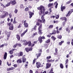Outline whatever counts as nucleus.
<instances>
[{"instance_id":"obj_6","label":"nucleus","mask_w":73,"mask_h":73,"mask_svg":"<svg viewBox=\"0 0 73 73\" xmlns=\"http://www.w3.org/2000/svg\"><path fill=\"white\" fill-rule=\"evenodd\" d=\"M38 22H37L36 24V25H37V26H39L40 25V23H42L43 22L42 20H41L40 19H39L37 20Z\"/></svg>"},{"instance_id":"obj_63","label":"nucleus","mask_w":73,"mask_h":73,"mask_svg":"<svg viewBox=\"0 0 73 73\" xmlns=\"http://www.w3.org/2000/svg\"><path fill=\"white\" fill-rule=\"evenodd\" d=\"M51 18H53V19H54V17H55V16L53 15L51 16L50 17Z\"/></svg>"},{"instance_id":"obj_59","label":"nucleus","mask_w":73,"mask_h":73,"mask_svg":"<svg viewBox=\"0 0 73 73\" xmlns=\"http://www.w3.org/2000/svg\"><path fill=\"white\" fill-rule=\"evenodd\" d=\"M13 66L15 68H16L17 66V64H14L13 65Z\"/></svg>"},{"instance_id":"obj_60","label":"nucleus","mask_w":73,"mask_h":73,"mask_svg":"<svg viewBox=\"0 0 73 73\" xmlns=\"http://www.w3.org/2000/svg\"><path fill=\"white\" fill-rule=\"evenodd\" d=\"M28 7L29 8H30V9H31V8H32V6H31V5H29Z\"/></svg>"},{"instance_id":"obj_27","label":"nucleus","mask_w":73,"mask_h":73,"mask_svg":"<svg viewBox=\"0 0 73 73\" xmlns=\"http://www.w3.org/2000/svg\"><path fill=\"white\" fill-rule=\"evenodd\" d=\"M53 5V3H49V4L48 5V7H52Z\"/></svg>"},{"instance_id":"obj_35","label":"nucleus","mask_w":73,"mask_h":73,"mask_svg":"<svg viewBox=\"0 0 73 73\" xmlns=\"http://www.w3.org/2000/svg\"><path fill=\"white\" fill-rule=\"evenodd\" d=\"M6 17V16H5V14L1 16V19H3V18H4V17Z\"/></svg>"},{"instance_id":"obj_1","label":"nucleus","mask_w":73,"mask_h":73,"mask_svg":"<svg viewBox=\"0 0 73 73\" xmlns=\"http://www.w3.org/2000/svg\"><path fill=\"white\" fill-rule=\"evenodd\" d=\"M37 9L38 10H39V13L40 15H42V13L43 11V12H44L45 11V7L42 5H41L39 7H38L37 8Z\"/></svg>"},{"instance_id":"obj_55","label":"nucleus","mask_w":73,"mask_h":73,"mask_svg":"<svg viewBox=\"0 0 73 73\" xmlns=\"http://www.w3.org/2000/svg\"><path fill=\"white\" fill-rule=\"evenodd\" d=\"M9 15L8 13L7 12H6L5 13V16H8Z\"/></svg>"},{"instance_id":"obj_52","label":"nucleus","mask_w":73,"mask_h":73,"mask_svg":"<svg viewBox=\"0 0 73 73\" xmlns=\"http://www.w3.org/2000/svg\"><path fill=\"white\" fill-rule=\"evenodd\" d=\"M18 11V10H17V9H15V10L14 11V12L15 13H17V12Z\"/></svg>"},{"instance_id":"obj_48","label":"nucleus","mask_w":73,"mask_h":73,"mask_svg":"<svg viewBox=\"0 0 73 73\" xmlns=\"http://www.w3.org/2000/svg\"><path fill=\"white\" fill-rule=\"evenodd\" d=\"M17 46H19V47H21V46H22V45L20 43H17Z\"/></svg>"},{"instance_id":"obj_57","label":"nucleus","mask_w":73,"mask_h":73,"mask_svg":"<svg viewBox=\"0 0 73 73\" xmlns=\"http://www.w3.org/2000/svg\"><path fill=\"white\" fill-rule=\"evenodd\" d=\"M37 35V32H36L35 33L33 34L34 36H36V35Z\"/></svg>"},{"instance_id":"obj_31","label":"nucleus","mask_w":73,"mask_h":73,"mask_svg":"<svg viewBox=\"0 0 73 73\" xmlns=\"http://www.w3.org/2000/svg\"><path fill=\"white\" fill-rule=\"evenodd\" d=\"M53 25H50L48 27L49 29H51V28H53Z\"/></svg>"},{"instance_id":"obj_28","label":"nucleus","mask_w":73,"mask_h":73,"mask_svg":"<svg viewBox=\"0 0 73 73\" xmlns=\"http://www.w3.org/2000/svg\"><path fill=\"white\" fill-rule=\"evenodd\" d=\"M52 33H50V35H54V34H55V30H53L52 31Z\"/></svg>"},{"instance_id":"obj_12","label":"nucleus","mask_w":73,"mask_h":73,"mask_svg":"<svg viewBox=\"0 0 73 73\" xmlns=\"http://www.w3.org/2000/svg\"><path fill=\"white\" fill-rule=\"evenodd\" d=\"M15 69V68H14L13 67H12L10 68H7V71H8L9 72L10 71V70H13V69Z\"/></svg>"},{"instance_id":"obj_49","label":"nucleus","mask_w":73,"mask_h":73,"mask_svg":"<svg viewBox=\"0 0 73 73\" xmlns=\"http://www.w3.org/2000/svg\"><path fill=\"white\" fill-rule=\"evenodd\" d=\"M37 25H35L34 27V28H33V29L34 30H36V28H37Z\"/></svg>"},{"instance_id":"obj_51","label":"nucleus","mask_w":73,"mask_h":73,"mask_svg":"<svg viewBox=\"0 0 73 73\" xmlns=\"http://www.w3.org/2000/svg\"><path fill=\"white\" fill-rule=\"evenodd\" d=\"M46 58L47 59V60H48V59H50V58H51V56H47Z\"/></svg>"},{"instance_id":"obj_11","label":"nucleus","mask_w":73,"mask_h":73,"mask_svg":"<svg viewBox=\"0 0 73 73\" xmlns=\"http://www.w3.org/2000/svg\"><path fill=\"white\" fill-rule=\"evenodd\" d=\"M41 19L43 21V23L44 24H45V19H44V17L42 15L41 16Z\"/></svg>"},{"instance_id":"obj_30","label":"nucleus","mask_w":73,"mask_h":73,"mask_svg":"<svg viewBox=\"0 0 73 73\" xmlns=\"http://www.w3.org/2000/svg\"><path fill=\"white\" fill-rule=\"evenodd\" d=\"M44 46L45 48H47L48 47V44L47 43H46L44 44Z\"/></svg>"},{"instance_id":"obj_19","label":"nucleus","mask_w":73,"mask_h":73,"mask_svg":"<svg viewBox=\"0 0 73 73\" xmlns=\"http://www.w3.org/2000/svg\"><path fill=\"white\" fill-rule=\"evenodd\" d=\"M23 45H25V46L28 45V42H27V40H25L24 41V43H23Z\"/></svg>"},{"instance_id":"obj_53","label":"nucleus","mask_w":73,"mask_h":73,"mask_svg":"<svg viewBox=\"0 0 73 73\" xmlns=\"http://www.w3.org/2000/svg\"><path fill=\"white\" fill-rule=\"evenodd\" d=\"M49 73H54V72H53V69H51Z\"/></svg>"},{"instance_id":"obj_26","label":"nucleus","mask_w":73,"mask_h":73,"mask_svg":"<svg viewBox=\"0 0 73 73\" xmlns=\"http://www.w3.org/2000/svg\"><path fill=\"white\" fill-rule=\"evenodd\" d=\"M61 11H62V12L63 11H64V10L65 9V7L64 6L62 7H61Z\"/></svg>"},{"instance_id":"obj_2","label":"nucleus","mask_w":73,"mask_h":73,"mask_svg":"<svg viewBox=\"0 0 73 73\" xmlns=\"http://www.w3.org/2000/svg\"><path fill=\"white\" fill-rule=\"evenodd\" d=\"M7 25L9 27V30L11 31H13L14 29V26H13V24H11V22L10 23H7Z\"/></svg>"},{"instance_id":"obj_43","label":"nucleus","mask_w":73,"mask_h":73,"mask_svg":"<svg viewBox=\"0 0 73 73\" xmlns=\"http://www.w3.org/2000/svg\"><path fill=\"white\" fill-rule=\"evenodd\" d=\"M37 60V59H35L33 60V64H35V62H36V60Z\"/></svg>"},{"instance_id":"obj_16","label":"nucleus","mask_w":73,"mask_h":73,"mask_svg":"<svg viewBox=\"0 0 73 73\" xmlns=\"http://www.w3.org/2000/svg\"><path fill=\"white\" fill-rule=\"evenodd\" d=\"M16 38H17L18 41H20V36L18 34H17L16 35Z\"/></svg>"},{"instance_id":"obj_64","label":"nucleus","mask_w":73,"mask_h":73,"mask_svg":"<svg viewBox=\"0 0 73 73\" xmlns=\"http://www.w3.org/2000/svg\"><path fill=\"white\" fill-rule=\"evenodd\" d=\"M30 73H33V71L32 70H30L29 71Z\"/></svg>"},{"instance_id":"obj_15","label":"nucleus","mask_w":73,"mask_h":73,"mask_svg":"<svg viewBox=\"0 0 73 73\" xmlns=\"http://www.w3.org/2000/svg\"><path fill=\"white\" fill-rule=\"evenodd\" d=\"M23 52L21 51L18 54V56L20 57V56H23Z\"/></svg>"},{"instance_id":"obj_14","label":"nucleus","mask_w":73,"mask_h":73,"mask_svg":"<svg viewBox=\"0 0 73 73\" xmlns=\"http://www.w3.org/2000/svg\"><path fill=\"white\" fill-rule=\"evenodd\" d=\"M11 33H12V32L11 31H10L8 33V34L7 35V36L8 37L7 38V40H8V39H9V38H8V37H10V35H11Z\"/></svg>"},{"instance_id":"obj_33","label":"nucleus","mask_w":73,"mask_h":73,"mask_svg":"<svg viewBox=\"0 0 73 73\" xmlns=\"http://www.w3.org/2000/svg\"><path fill=\"white\" fill-rule=\"evenodd\" d=\"M60 67L61 69H63L64 68V66L62 64H60Z\"/></svg>"},{"instance_id":"obj_22","label":"nucleus","mask_w":73,"mask_h":73,"mask_svg":"<svg viewBox=\"0 0 73 73\" xmlns=\"http://www.w3.org/2000/svg\"><path fill=\"white\" fill-rule=\"evenodd\" d=\"M17 63H22V60L20 59H18L17 61Z\"/></svg>"},{"instance_id":"obj_24","label":"nucleus","mask_w":73,"mask_h":73,"mask_svg":"<svg viewBox=\"0 0 73 73\" xmlns=\"http://www.w3.org/2000/svg\"><path fill=\"white\" fill-rule=\"evenodd\" d=\"M41 53H38L37 55V58L36 59H37L38 58L40 57V56H41Z\"/></svg>"},{"instance_id":"obj_17","label":"nucleus","mask_w":73,"mask_h":73,"mask_svg":"<svg viewBox=\"0 0 73 73\" xmlns=\"http://www.w3.org/2000/svg\"><path fill=\"white\" fill-rule=\"evenodd\" d=\"M26 61H27V58H25V57H24L22 58V62L23 63H24Z\"/></svg>"},{"instance_id":"obj_61","label":"nucleus","mask_w":73,"mask_h":73,"mask_svg":"<svg viewBox=\"0 0 73 73\" xmlns=\"http://www.w3.org/2000/svg\"><path fill=\"white\" fill-rule=\"evenodd\" d=\"M23 7L24 6L23 5H21L20 6V7L21 8H23Z\"/></svg>"},{"instance_id":"obj_18","label":"nucleus","mask_w":73,"mask_h":73,"mask_svg":"<svg viewBox=\"0 0 73 73\" xmlns=\"http://www.w3.org/2000/svg\"><path fill=\"white\" fill-rule=\"evenodd\" d=\"M7 52H5L4 56L3 58L4 60H6L7 58Z\"/></svg>"},{"instance_id":"obj_50","label":"nucleus","mask_w":73,"mask_h":73,"mask_svg":"<svg viewBox=\"0 0 73 73\" xmlns=\"http://www.w3.org/2000/svg\"><path fill=\"white\" fill-rule=\"evenodd\" d=\"M55 52H56V53H55V54H58V52H58V50H57V49L56 48L55 49Z\"/></svg>"},{"instance_id":"obj_21","label":"nucleus","mask_w":73,"mask_h":73,"mask_svg":"<svg viewBox=\"0 0 73 73\" xmlns=\"http://www.w3.org/2000/svg\"><path fill=\"white\" fill-rule=\"evenodd\" d=\"M54 61V60H49V59H47V62H53V61Z\"/></svg>"},{"instance_id":"obj_7","label":"nucleus","mask_w":73,"mask_h":73,"mask_svg":"<svg viewBox=\"0 0 73 73\" xmlns=\"http://www.w3.org/2000/svg\"><path fill=\"white\" fill-rule=\"evenodd\" d=\"M9 1H10V3L12 5H14L16 4V0H8Z\"/></svg>"},{"instance_id":"obj_38","label":"nucleus","mask_w":73,"mask_h":73,"mask_svg":"<svg viewBox=\"0 0 73 73\" xmlns=\"http://www.w3.org/2000/svg\"><path fill=\"white\" fill-rule=\"evenodd\" d=\"M13 52L12 50H11L9 51V53L10 54H13Z\"/></svg>"},{"instance_id":"obj_25","label":"nucleus","mask_w":73,"mask_h":73,"mask_svg":"<svg viewBox=\"0 0 73 73\" xmlns=\"http://www.w3.org/2000/svg\"><path fill=\"white\" fill-rule=\"evenodd\" d=\"M16 17H15L14 19V21L13 22V23L14 24H16V23H17V22L16 21Z\"/></svg>"},{"instance_id":"obj_39","label":"nucleus","mask_w":73,"mask_h":73,"mask_svg":"<svg viewBox=\"0 0 73 73\" xmlns=\"http://www.w3.org/2000/svg\"><path fill=\"white\" fill-rule=\"evenodd\" d=\"M50 39H48V40L46 41L45 42L46 43H49L50 42Z\"/></svg>"},{"instance_id":"obj_47","label":"nucleus","mask_w":73,"mask_h":73,"mask_svg":"<svg viewBox=\"0 0 73 73\" xmlns=\"http://www.w3.org/2000/svg\"><path fill=\"white\" fill-rule=\"evenodd\" d=\"M51 38L53 40H54V41L55 40V38L54 36H52L51 37Z\"/></svg>"},{"instance_id":"obj_58","label":"nucleus","mask_w":73,"mask_h":73,"mask_svg":"<svg viewBox=\"0 0 73 73\" xmlns=\"http://www.w3.org/2000/svg\"><path fill=\"white\" fill-rule=\"evenodd\" d=\"M71 1H72L71 0H70L69 1L67 2L66 3L67 4H68L70 3H71Z\"/></svg>"},{"instance_id":"obj_36","label":"nucleus","mask_w":73,"mask_h":73,"mask_svg":"<svg viewBox=\"0 0 73 73\" xmlns=\"http://www.w3.org/2000/svg\"><path fill=\"white\" fill-rule=\"evenodd\" d=\"M11 5V2L9 3H8L6 5V7H8V6H9L10 5Z\"/></svg>"},{"instance_id":"obj_5","label":"nucleus","mask_w":73,"mask_h":73,"mask_svg":"<svg viewBox=\"0 0 73 73\" xmlns=\"http://www.w3.org/2000/svg\"><path fill=\"white\" fill-rule=\"evenodd\" d=\"M36 66L37 68H39L40 67H43V65H41V63L39 62H37L36 63Z\"/></svg>"},{"instance_id":"obj_62","label":"nucleus","mask_w":73,"mask_h":73,"mask_svg":"<svg viewBox=\"0 0 73 73\" xmlns=\"http://www.w3.org/2000/svg\"><path fill=\"white\" fill-rule=\"evenodd\" d=\"M65 21L64 22H63L62 23V24L63 25V26H64L65 25Z\"/></svg>"},{"instance_id":"obj_13","label":"nucleus","mask_w":73,"mask_h":73,"mask_svg":"<svg viewBox=\"0 0 73 73\" xmlns=\"http://www.w3.org/2000/svg\"><path fill=\"white\" fill-rule=\"evenodd\" d=\"M50 64H49V63H47L46 64V69H48L50 67Z\"/></svg>"},{"instance_id":"obj_40","label":"nucleus","mask_w":73,"mask_h":73,"mask_svg":"<svg viewBox=\"0 0 73 73\" xmlns=\"http://www.w3.org/2000/svg\"><path fill=\"white\" fill-rule=\"evenodd\" d=\"M17 46V43H16L13 46V48H15Z\"/></svg>"},{"instance_id":"obj_41","label":"nucleus","mask_w":73,"mask_h":73,"mask_svg":"<svg viewBox=\"0 0 73 73\" xmlns=\"http://www.w3.org/2000/svg\"><path fill=\"white\" fill-rule=\"evenodd\" d=\"M57 37L58 38H60V39H61L62 38V36L60 35H58Z\"/></svg>"},{"instance_id":"obj_8","label":"nucleus","mask_w":73,"mask_h":73,"mask_svg":"<svg viewBox=\"0 0 73 73\" xmlns=\"http://www.w3.org/2000/svg\"><path fill=\"white\" fill-rule=\"evenodd\" d=\"M28 13H29V18L31 19V17H32V16L34 15V13L31 12V11H29Z\"/></svg>"},{"instance_id":"obj_23","label":"nucleus","mask_w":73,"mask_h":73,"mask_svg":"<svg viewBox=\"0 0 73 73\" xmlns=\"http://www.w3.org/2000/svg\"><path fill=\"white\" fill-rule=\"evenodd\" d=\"M25 27V28H28V23H26L25 24H24Z\"/></svg>"},{"instance_id":"obj_3","label":"nucleus","mask_w":73,"mask_h":73,"mask_svg":"<svg viewBox=\"0 0 73 73\" xmlns=\"http://www.w3.org/2000/svg\"><path fill=\"white\" fill-rule=\"evenodd\" d=\"M42 24H41L39 27H38V34L39 35H42Z\"/></svg>"},{"instance_id":"obj_45","label":"nucleus","mask_w":73,"mask_h":73,"mask_svg":"<svg viewBox=\"0 0 73 73\" xmlns=\"http://www.w3.org/2000/svg\"><path fill=\"white\" fill-rule=\"evenodd\" d=\"M64 41H61V42H59V45H62V43H63V42H64Z\"/></svg>"},{"instance_id":"obj_46","label":"nucleus","mask_w":73,"mask_h":73,"mask_svg":"<svg viewBox=\"0 0 73 73\" xmlns=\"http://www.w3.org/2000/svg\"><path fill=\"white\" fill-rule=\"evenodd\" d=\"M59 15H56L55 16V17L56 19H58L59 18Z\"/></svg>"},{"instance_id":"obj_10","label":"nucleus","mask_w":73,"mask_h":73,"mask_svg":"<svg viewBox=\"0 0 73 73\" xmlns=\"http://www.w3.org/2000/svg\"><path fill=\"white\" fill-rule=\"evenodd\" d=\"M28 29H27L26 30H25V31L23 32V33H22L21 35V37H23V36H24L25 35V34L28 32Z\"/></svg>"},{"instance_id":"obj_44","label":"nucleus","mask_w":73,"mask_h":73,"mask_svg":"<svg viewBox=\"0 0 73 73\" xmlns=\"http://www.w3.org/2000/svg\"><path fill=\"white\" fill-rule=\"evenodd\" d=\"M55 4L56 5L55 6V8H57V5H58V3H57V2H55Z\"/></svg>"},{"instance_id":"obj_20","label":"nucleus","mask_w":73,"mask_h":73,"mask_svg":"<svg viewBox=\"0 0 73 73\" xmlns=\"http://www.w3.org/2000/svg\"><path fill=\"white\" fill-rule=\"evenodd\" d=\"M27 44H28L29 46H31L32 45V43L31 42V41H29L28 42H27Z\"/></svg>"},{"instance_id":"obj_54","label":"nucleus","mask_w":73,"mask_h":73,"mask_svg":"<svg viewBox=\"0 0 73 73\" xmlns=\"http://www.w3.org/2000/svg\"><path fill=\"white\" fill-rule=\"evenodd\" d=\"M7 64L8 66H11V63H10L9 64V62H7Z\"/></svg>"},{"instance_id":"obj_4","label":"nucleus","mask_w":73,"mask_h":73,"mask_svg":"<svg viewBox=\"0 0 73 73\" xmlns=\"http://www.w3.org/2000/svg\"><path fill=\"white\" fill-rule=\"evenodd\" d=\"M45 37L44 36H40L38 38V41H39L40 43V44H41L42 42V39H43L44 40L45 39Z\"/></svg>"},{"instance_id":"obj_34","label":"nucleus","mask_w":73,"mask_h":73,"mask_svg":"<svg viewBox=\"0 0 73 73\" xmlns=\"http://www.w3.org/2000/svg\"><path fill=\"white\" fill-rule=\"evenodd\" d=\"M66 43L67 45H69L70 44V40L68 39L67 40V41L66 42Z\"/></svg>"},{"instance_id":"obj_42","label":"nucleus","mask_w":73,"mask_h":73,"mask_svg":"<svg viewBox=\"0 0 73 73\" xmlns=\"http://www.w3.org/2000/svg\"><path fill=\"white\" fill-rule=\"evenodd\" d=\"M1 6H2L3 8H6V5L4 6L3 4L1 3Z\"/></svg>"},{"instance_id":"obj_56","label":"nucleus","mask_w":73,"mask_h":73,"mask_svg":"<svg viewBox=\"0 0 73 73\" xmlns=\"http://www.w3.org/2000/svg\"><path fill=\"white\" fill-rule=\"evenodd\" d=\"M37 42H38V40H36V41H34L33 42V43L34 44H37Z\"/></svg>"},{"instance_id":"obj_37","label":"nucleus","mask_w":73,"mask_h":73,"mask_svg":"<svg viewBox=\"0 0 73 73\" xmlns=\"http://www.w3.org/2000/svg\"><path fill=\"white\" fill-rule=\"evenodd\" d=\"M62 20H65V22H66V18L65 17H63V18H62Z\"/></svg>"},{"instance_id":"obj_32","label":"nucleus","mask_w":73,"mask_h":73,"mask_svg":"<svg viewBox=\"0 0 73 73\" xmlns=\"http://www.w3.org/2000/svg\"><path fill=\"white\" fill-rule=\"evenodd\" d=\"M22 27V24L20 23L19 25L18 26V28H20Z\"/></svg>"},{"instance_id":"obj_29","label":"nucleus","mask_w":73,"mask_h":73,"mask_svg":"<svg viewBox=\"0 0 73 73\" xmlns=\"http://www.w3.org/2000/svg\"><path fill=\"white\" fill-rule=\"evenodd\" d=\"M25 11H26V12H27V11H29V8L27 7L25 9Z\"/></svg>"},{"instance_id":"obj_9","label":"nucleus","mask_w":73,"mask_h":73,"mask_svg":"<svg viewBox=\"0 0 73 73\" xmlns=\"http://www.w3.org/2000/svg\"><path fill=\"white\" fill-rule=\"evenodd\" d=\"M25 50L27 52H29V51H32V48H31V47L30 48H25Z\"/></svg>"}]
</instances>
